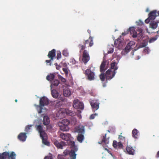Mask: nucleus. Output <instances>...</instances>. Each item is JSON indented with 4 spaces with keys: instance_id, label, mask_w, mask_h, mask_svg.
Returning a JSON list of instances; mask_svg holds the SVG:
<instances>
[{
    "instance_id": "40",
    "label": "nucleus",
    "mask_w": 159,
    "mask_h": 159,
    "mask_svg": "<svg viewBox=\"0 0 159 159\" xmlns=\"http://www.w3.org/2000/svg\"><path fill=\"white\" fill-rule=\"evenodd\" d=\"M78 47L80 48V52L81 50H84L86 48V46L85 45H82L81 44H79L78 45Z\"/></svg>"
},
{
    "instance_id": "53",
    "label": "nucleus",
    "mask_w": 159,
    "mask_h": 159,
    "mask_svg": "<svg viewBox=\"0 0 159 159\" xmlns=\"http://www.w3.org/2000/svg\"><path fill=\"white\" fill-rule=\"evenodd\" d=\"M54 65L56 66V68L57 70H59L61 67V66L58 65L57 63H55Z\"/></svg>"
},
{
    "instance_id": "54",
    "label": "nucleus",
    "mask_w": 159,
    "mask_h": 159,
    "mask_svg": "<svg viewBox=\"0 0 159 159\" xmlns=\"http://www.w3.org/2000/svg\"><path fill=\"white\" fill-rule=\"evenodd\" d=\"M65 156L64 155H59L58 156V159H62L64 158Z\"/></svg>"
},
{
    "instance_id": "41",
    "label": "nucleus",
    "mask_w": 159,
    "mask_h": 159,
    "mask_svg": "<svg viewBox=\"0 0 159 159\" xmlns=\"http://www.w3.org/2000/svg\"><path fill=\"white\" fill-rule=\"evenodd\" d=\"M143 52L145 54H148L149 52V48L148 47H145L143 50Z\"/></svg>"
},
{
    "instance_id": "61",
    "label": "nucleus",
    "mask_w": 159,
    "mask_h": 159,
    "mask_svg": "<svg viewBox=\"0 0 159 159\" xmlns=\"http://www.w3.org/2000/svg\"><path fill=\"white\" fill-rule=\"evenodd\" d=\"M126 34L125 33H123L122 34V35H125Z\"/></svg>"
},
{
    "instance_id": "8",
    "label": "nucleus",
    "mask_w": 159,
    "mask_h": 159,
    "mask_svg": "<svg viewBox=\"0 0 159 159\" xmlns=\"http://www.w3.org/2000/svg\"><path fill=\"white\" fill-rule=\"evenodd\" d=\"M123 143L120 142L118 143L116 141L114 140L113 141L112 145L115 148L121 149L123 148Z\"/></svg>"
},
{
    "instance_id": "36",
    "label": "nucleus",
    "mask_w": 159,
    "mask_h": 159,
    "mask_svg": "<svg viewBox=\"0 0 159 159\" xmlns=\"http://www.w3.org/2000/svg\"><path fill=\"white\" fill-rule=\"evenodd\" d=\"M70 159H76V154L74 153V152L71 153L70 155H69Z\"/></svg>"
},
{
    "instance_id": "42",
    "label": "nucleus",
    "mask_w": 159,
    "mask_h": 159,
    "mask_svg": "<svg viewBox=\"0 0 159 159\" xmlns=\"http://www.w3.org/2000/svg\"><path fill=\"white\" fill-rule=\"evenodd\" d=\"M58 78L59 80H61V82L63 83H65L66 81V80L61 75H59Z\"/></svg>"
},
{
    "instance_id": "48",
    "label": "nucleus",
    "mask_w": 159,
    "mask_h": 159,
    "mask_svg": "<svg viewBox=\"0 0 159 159\" xmlns=\"http://www.w3.org/2000/svg\"><path fill=\"white\" fill-rule=\"evenodd\" d=\"M120 38H118L117 40H116L114 43L115 44H118L119 45L120 43Z\"/></svg>"
},
{
    "instance_id": "55",
    "label": "nucleus",
    "mask_w": 159,
    "mask_h": 159,
    "mask_svg": "<svg viewBox=\"0 0 159 159\" xmlns=\"http://www.w3.org/2000/svg\"><path fill=\"white\" fill-rule=\"evenodd\" d=\"M71 62L72 64H75L77 62L74 59H72L71 60Z\"/></svg>"
},
{
    "instance_id": "23",
    "label": "nucleus",
    "mask_w": 159,
    "mask_h": 159,
    "mask_svg": "<svg viewBox=\"0 0 159 159\" xmlns=\"http://www.w3.org/2000/svg\"><path fill=\"white\" fill-rule=\"evenodd\" d=\"M60 84V82L58 80H55L52 82L51 87V89H52V88L54 87L57 86Z\"/></svg>"
},
{
    "instance_id": "5",
    "label": "nucleus",
    "mask_w": 159,
    "mask_h": 159,
    "mask_svg": "<svg viewBox=\"0 0 159 159\" xmlns=\"http://www.w3.org/2000/svg\"><path fill=\"white\" fill-rule=\"evenodd\" d=\"M89 56L88 51L86 50H84L83 55L82 61L85 64L89 60Z\"/></svg>"
},
{
    "instance_id": "35",
    "label": "nucleus",
    "mask_w": 159,
    "mask_h": 159,
    "mask_svg": "<svg viewBox=\"0 0 159 159\" xmlns=\"http://www.w3.org/2000/svg\"><path fill=\"white\" fill-rule=\"evenodd\" d=\"M78 132L79 133H81V134H83L84 133V127L83 126L81 128L79 129L78 130Z\"/></svg>"
},
{
    "instance_id": "60",
    "label": "nucleus",
    "mask_w": 159,
    "mask_h": 159,
    "mask_svg": "<svg viewBox=\"0 0 159 159\" xmlns=\"http://www.w3.org/2000/svg\"><path fill=\"white\" fill-rule=\"evenodd\" d=\"M158 29H159V30L157 31L156 33L158 34V35H159V27H158Z\"/></svg>"
},
{
    "instance_id": "29",
    "label": "nucleus",
    "mask_w": 159,
    "mask_h": 159,
    "mask_svg": "<svg viewBox=\"0 0 159 159\" xmlns=\"http://www.w3.org/2000/svg\"><path fill=\"white\" fill-rule=\"evenodd\" d=\"M55 77V76L53 74H50L47 76L46 79L48 80L51 81L53 80Z\"/></svg>"
},
{
    "instance_id": "39",
    "label": "nucleus",
    "mask_w": 159,
    "mask_h": 159,
    "mask_svg": "<svg viewBox=\"0 0 159 159\" xmlns=\"http://www.w3.org/2000/svg\"><path fill=\"white\" fill-rule=\"evenodd\" d=\"M137 31H139V35L141 37L143 35V33H142L143 30L141 28H138L137 29Z\"/></svg>"
},
{
    "instance_id": "22",
    "label": "nucleus",
    "mask_w": 159,
    "mask_h": 159,
    "mask_svg": "<svg viewBox=\"0 0 159 159\" xmlns=\"http://www.w3.org/2000/svg\"><path fill=\"white\" fill-rule=\"evenodd\" d=\"M157 11H152L150 12L148 14L149 18H151V20H154L157 16Z\"/></svg>"
},
{
    "instance_id": "44",
    "label": "nucleus",
    "mask_w": 159,
    "mask_h": 159,
    "mask_svg": "<svg viewBox=\"0 0 159 159\" xmlns=\"http://www.w3.org/2000/svg\"><path fill=\"white\" fill-rule=\"evenodd\" d=\"M62 54L64 56L66 57L68 55V53L66 50H64L63 51Z\"/></svg>"
},
{
    "instance_id": "37",
    "label": "nucleus",
    "mask_w": 159,
    "mask_h": 159,
    "mask_svg": "<svg viewBox=\"0 0 159 159\" xmlns=\"http://www.w3.org/2000/svg\"><path fill=\"white\" fill-rule=\"evenodd\" d=\"M131 48L130 47L129 45H128V44L126 47L125 48V49L124 50L126 52V53H127L129 52Z\"/></svg>"
},
{
    "instance_id": "20",
    "label": "nucleus",
    "mask_w": 159,
    "mask_h": 159,
    "mask_svg": "<svg viewBox=\"0 0 159 159\" xmlns=\"http://www.w3.org/2000/svg\"><path fill=\"white\" fill-rule=\"evenodd\" d=\"M93 38L91 37H90L89 39L85 40L84 43V44L86 45L87 44H89V47H91L93 45Z\"/></svg>"
},
{
    "instance_id": "38",
    "label": "nucleus",
    "mask_w": 159,
    "mask_h": 159,
    "mask_svg": "<svg viewBox=\"0 0 159 159\" xmlns=\"http://www.w3.org/2000/svg\"><path fill=\"white\" fill-rule=\"evenodd\" d=\"M32 125H28L25 127V131L27 134L29 131V130L30 129Z\"/></svg>"
},
{
    "instance_id": "21",
    "label": "nucleus",
    "mask_w": 159,
    "mask_h": 159,
    "mask_svg": "<svg viewBox=\"0 0 159 159\" xmlns=\"http://www.w3.org/2000/svg\"><path fill=\"white\" fill-rule=\"evenodd\" d=\"M10 154V153L7 152L0 153V159H7Z\"/></svg>"
},
{
    "instance_id": "57",
    "label": "nucleus",
    "mask_w": 159,
    "mask_h": 159,
    "mask_svg": "<svg viewBox=\"0 0 159 159\" xmlns=\"http://www.w3.org/2000/svg\"><path fill=\"white\" fill-rule=\"evenodd\" d=\"M44 159H51V158L50 157L47 156L44 157Z\"/></svg>"
},
{
    "instance_id": "62",
    "label": "nucleus",
    "mask_w": 159,
    "mask_h": 159,
    "mask_svg": "<svg viewBox=\"0 0 159 159\" xmlns=\"http://www.w3.org/2000/svg\"><path fill=\"white\" fill-rule=\"evenodd\" d=\"M105 150H107L108 152H109V150L107 148H105Z\"/></svg>"
},
{
    "instance_id": "9",
    "label": "nucleus",
    "mask_w": 159,
    "mask_h": 159,
    "mask_svg": "<svg viewBox=\"0 0 159 159\" xmlns=\"http://www.w3.org/2000/svg\"><path fill=\"white\" fill-rule=\"evenodd\" d=\"M35 128L36 130L39 132L40 134V136H42V135L45 134L46 133L43 129L42 126L41 125H36Z\"/></svg>"
},
{
    "instance_id": "46",
    "label": "nucleus",
    "mask_w": 159,
    "mask_h": 159,
    "mask_svg": "<svg viewBox=\"0 0 159 159\" xmlns=\"http://www.w3.org/2000/svg\"><path fill=\"white\" fill-rule=\"evenodd\" d=\"M128 45H129L131 48H132V46L135 45V43L133 41H130L128 43Z\"/></svg>"
},
{
    "instance_id": "51",
    "label": "nucleus",
    "mask_w": 159,
    "mask_h": 159,
    "mask_svg": "<svg viewBox=\"0 0 159 159\" xmlns=\"http://www.w3.org/2000/svg\"><path fill=\"white\" fill-rule=\"evenodd\" d=\"M137 25L139 26H142L143 25V22L139 20V21L137 22Z\"/></svg>"
},
{
    "instance_id": "30",
    "label": "nucleus",
    "mask_w": 159,
    "mask_h": 159,
    "mask_svg": "<svg viewBox=\"0 0 159 159\" xmlns=\"http://www.w3.org/2000/svg\"><path fill=\"white\" fill-rule=\"evenodd\" d=\"M16 154H15V152H12L10 153L7 159H16Z\"/></svg>"
},
{
    "instance_id": "25",
    "label": "nucleus",
    "mask_w": 159,
    "mask_h": 159,
    "mask_svg": "<svg viewBox=\"0 0 159 159\" xmlns=\"http://www.w3.org/2000/svg\"><path fill=\"white\" fill-rule=\"evenodd\" d=\"M139 132L138 130L134 129L132 131V136L135 139H137L139 136Z\"/></svg>"
},
{
    "instance_id": "58",
    "label": "nucleus",
    "mask_w": 159,
    "mask_h": 159,
    "mask_svg": "<svg viewBox=\"0 0 159 159\" xmlns=\"http://www.w3.org/2000/svg\"><path fill=\"white\" fill-rule=\"evenodd\" d=\"M156 157L157 158L159 157V151L157 152L156 155Z\"/></svg>"
},
{
    "instance_id": "27",
    "label": "nucleus",
    "mask_w": 159,
    "mask_h": 159,
    "mask_svg": "<svg viewBox=\"0 0 159 159\" xmlns=\"http://www.w3.org/2000/svg\"><path fill=\"white\" fill-rule=\"evenodd\" d=\"M51 94L52 96L55 98H57L58 96V93L56 90H51Z\"/></svg>"
},
{
    "instance_id": "2",
    "label": "nucleus",
    "mask_w": 159,
    "mask_h": 159,
    "mask_svg": "<svg viewBox=\"0 0 159 159\" xmlns=\"http://www.w3.org/2000/svg\"><path fill=\"white\" fill-rule=\"evenodd\" d=\"M49 104V100L47 98L43 97L41 98L39 100V105L37 106V109L39 113L42 112L43 107Z\"/></svg>"
},
{
    "instance_id": "10",
    "label": "nucleus",
    "mask_w": 159,
    "mask_h": 159,
    "mask_svg": "<svg viewBox=\"0 0 159 159\" xmlns=\"http://www.w3.org/2000/svg\"><path fill=\"white\" fill-rule=\"evenodd\" d=\"M63 94L65 97H68L71 95V93L70 90L67 87L63 86Z\"/></svg>"
},
{
    "instance_id": "19",
    "label": "nucleus",
    "mask_w": 159,
    "mask_h": 159,
    "mask_svg": "<svg viewBox=\"0 0 159 159\" xmlns=\"http://www.w3.org/2000/svg\"><path fill=\"white\" fill-rule=\"evenodd\" d=\"M129 32H130L131 34H133V35H132V36L134 38H136L137 35V32L135 31L134 28V27H131L129 28Z\"/></svg>"
},
{
    "instance_id": "43",
    "label": "nucleus",
    "mask_w": 159,
    "mask_h": 159,
    "mask_svg": "<svg viewBox=\"0 0 159 159\" xmlns=\"http://www.w3.org/2000/svg\"><path fill=\"white\" fill-rule=\"evenodd\" d=\"M157 38L156 37H152L150 38L149 40V43H152L157 40Z\"/></svg>"
},
{
    "instance_id": "3",
    "label": "nucleus",
    "mask_w": 159,
    "mask_h": 159,
    "mask_svg": "<svg viewBox=\"0 0 159 159\" xmlns=\"http://www.w3.org/2000/svg\"><path fill=\"white\" fill-rule=\"evenodd\" d=\"M93 111L95 112L99 108L100 103L98 100H93L90 101Z\"/></svg>"
},
{
    "instance_id": "56",
    "label": "nucleus",
    "mask_w": 159,
    "mask_h": 159,
    "mask_svg": "<svg viewBox=\"0 0 159 159\" xmlns=\"http://www.w3.org/2000/svg\"><path fill=\"white\" fill-rule=\"evenodd\" d=\"M113 52V49H111L110 51H108V53H111Z\"/></svg>"
},
{
    "instance_id": "47",
    "label": "nucleus",
    "mask_w": 159,
    "mask_h": 159,
    "mask_svg": "<svg viewBox=\"0 0 159 159\" xmlns=\"http://www.w3.org/2000/svg\"><path fill=\"white\" fill-rule=\"evenodd\" d=\"M98 114L97 113H95L94 114H92L90 117V119H93L96 116H97Z\"/></svg>"
},
{
    "instance_id": "49",
    "label": "nucleus",
    "mask_w": 159,
    "mask_h": 159,
    "mask_svg": "<svg viewBox=\"0 0 159 159\" xmlns=\"http://www.w3.org/2000/svg\"><path fill=\"white\" fill-rule=\"evenodd\" d=\"M52 60H51V59H50L49 60H46L45 61V62L46 63L47 65L51 66L52 64L51 61Z\"/></svg>"
},
{
    "instance_id": "59",
    "label": "nucleus",
    "mask_w": 159,
    "mask_h": 159,
    "mask_svg": "<svg viewBox=\"0 0 159 159\" xmlns=\"http://www.w3.org/2000/svg\"><path fill=\"white\" fill-rule=\"evenodd\" d=\"M102 86L103 87H105L106 86V83H103L102 84Z\"/></svg>"
},
{
    "instance_id": "63",
    "label": "nucleus",
    "mask_w": 159,
    "mask_h": 159,
    "mask_svg": "<svg viewBox=\"0 0 159 159\" xmlns=\"http://www.w3.org/2000/svg\"><path fill=\"white\" fill-rule=\"evenodd\" d=\"M78 113H80L81 112V111H80L78 110Z\"/></svg>"
},
{
    "instance_id": "45",
    "label": "nucleus",
    "mask_w": 159,
    "mask_h": 159,
    "mask_svg": "<svg viewBox=\"0 0 159 159\" xmlns=\"http://www.w3.org/2000/svg\"><path fill=\"white\" fill-rule=\"evenodd\" d=\"M61 52H57V60H59L61 58Z\"/></svg>"
},
{
    "instance_id": "16",
    "label": "nucleus",
    "mask_w": 159,
    "mask_h": 159,
    "mask_svg": "<svg viewBox=\"0 0 159 159\" xmlns=\"http://www.w3.org/2000/svg\"><path fill=\"white\" fill-rule=\"evenodd\" d=\"M126 150L128 153L130 155H134V154L135 150L130 146H127L126 147Z\"/></svg>"
},
{
    "instance_id": "11",
    "label": "nucleus",
    "mask_w": 159,
    "mask_h": 159,
    "mask_svg": "<svg viewBox=\"0 0 159 159\" xmlns=\"http://www.w3.org/2000/svg\"><path fill=\"white\" fill-rule=\"evenodd\" d=\"M54 144L57 148L60 149H62L63 147L66 145V143L63 141L59 142L57 140L54 142Z\"/></svg>"
},
{
    "instance_id": "24",
    "label": "nucleus",
    "mask_w": 159,
    "mask_h": 159,
    "mask_svg": "<svg viewBox=\"0 0 159 159\" xmlns=\"http://www.w3.org/2000/svg\"><path fill=\"white\" fill-rule=\"evenodd\" d=\"M158 26V23L155 21L151 22L149 24V27L152 29H156Z\"/></svg>"
},
{
    "instance_id": "33",
    "label": "nucleus",
    "mask_w": 159,
    "mask_h": 159,
    "mask_svg": "<svg viewBox=\"0 0 159 159\" xmlns=\"http://www.w3.org/2000/svg\"><path fill=\"white\" fill-rule=\"evenodd\" d=\"M57 125H58V126H59V127L61 131H67L69 129H65L64 130L62 129H61V128H65V127H66L65 125H62V124H61V125H60V122H59L57 123Z\"/></svg>"
},
{
    "instance_id": "17",
    "label": "nucleus",
    "mask_w": 159,
    "mask_h": 159,
    "mask_svg": "<svg viewBox=\"0 0 159 159\" xmlns=\"http://www.w3.org/2000/svg\"><path fill=\"white\" fill-rule=\"evenodd\" d=\"M40 137L42 140L43 143L45 145L48 146L49 144V143L47 141V134H45V135L44 134L42 135V136H40Z\"/></svg>"
},
{
    "instance_id": "15",
    "label": "nucleus",
    "mask_w": 159,
    "mask_h": 159,
    "mask_svg": "<svg viewBox=\"0 0 159 159\" xmlns=\"http://www.w3.org/2000/svg\"><path fill=\"white\" fill-rule=\"evenodd\" d=\"M27 137L26 133H21L18 136V139L20 141L24 142L25 141Z\"/></svg>"
},
{
    "instance_id": "4",
    "label": "nucleus",
    "mask_w": 159,
    "mask_h": 159,
    "mask_svg": "<svg viewBox=\"0 0 159 159\" xmlns=\"http://www.w3.org/2000/svg\"><path fill=\"white\" fill-rule=\"evenodd\" d=\"M74 107L76 109L83 110L84 108V104L83 103L80 102L77 99H75L73 103Z\"/></svg>"
},
{
    "instance_id": "18",
    "label": "nucleus",
    "mask_w": 159,
    "mask_h": 159,
    "mask_svg": "<svg viewBox=\"0 0 159 159\" xmlns=\"http://www.w3.org/2000/svg\"><path fill=\"white\" fill-rule=\"evenodd\" d=\"M106 64V61L103 60L100 66V71L101 73H103L107 68L105 67Z\"/></svg>"
},
{
    "instance_id": "1",
    "label": "nucleus",
    "mask_w": 159,
    "mask_h": 159,
    "mask_svg": "<svg viewBox=\"0 0 159 159\" xmlns=\"http://www.w3.org/2000/svg\"><path fill=\"white\" fill-rule=\"evenodd\" d=\"M117 63L116 62H112L111 64V68L109 69L106 72V83L107 80L111 79L115 75L116 73V70L118 69V67L116 66Z\"/></svg>"
},
{
    "instance_id": "34",
    "label": "nucleus",
    "mask_w": 159,
    "mask_h": 159,
    "mask_svg": "<svg viewBox=\"0 0 159 159\" xmlns=\"http://www.w3.org/2000/svg\"><path fill=\"white\" fill-rule=\"evenodd\" d=\"M100 78L102 81H104L105 78H106L105 75H104L103 73H101L100 75Z\"/></svg>"
},
{
    "instance_id": "13",
    "label": "nucleus",
    "mask_w": 159,
    "mask_h": 159,
    "mask_svg": "<svg viewBox=\"0 0 159 159\" xmlns=\"http://www.w3.org/2000/svg\"><path fill=\"white\" fill-rule=\"evenodd\" d=\"M70 134L68 133H61L60 135V137L61 139L66 141L70 139Z\"/></svg>"
},
{
    "instance_id": "6",
    "label": "nucleus",
    "mask_w": 159,
    "mask_h": 159,
    "mask_svg": "<svg viewBox=\"0 0 159 159\" xmlns=\"http://www.w3.org/2000/svg\"><path fill=\"white\" fill-rule=\"evenodd\" d=\"M85 75L87 76L89 80H93L94 78V73L89 69H87L85 71Z\"/></svg>"
},
{
    "instance_id": "32",
    "label": "nucleus",
    "mask_w": 159,
    "mask_h": 159,
    "mask_svg": "<svg viewBox=\"0 0 159 159\" xmlns=\"http://www.w3.org/2000/svg\"><path fill=\"white\" fill-rule=\"evenodd\" d=\"M107 134H105V136H103V138L102 140V142L104 143L105 144H107L109 143V138L106 139V136Z\"/></svg>"
},
{
    "instance_id": "52",
    "label": "nucleus",
    "mask_w": 159,
    "mask_h": 159,
    "mask_svg": "<svg viewBox=\"0 0 159 159\" xmlns=\"http://www.w3.org/2000/svg\"><path fill=\"white\" fill-rule=\"evenodd\" d=\"M151 20H151V18H149V17L147 19H146L145 20V22L146 23H148L150 22V21Z\"/></svg>"
},
{
    "instance_id": "50",
    "label": "nucleus",
    "mask_w": 159,
    "mask_h": 159,
    "mask_svg": "<svg viewBox=\"0 0 159 159\" xmlns=\"http://www.w3.org/2000/svg\"><path fill=\"white\" fill-rule=\"evenodd\" d=\"M62 70L65 72V74L67 75L68 74V69L66 67L62 69Z\"/></svg>"
},
{
    "instance_id": "31",
    "label": "nucleus",
    "mask_w": 159,
    "mask_h": 159,
    "mask_svg": "<svg viewBox=\"0 0 159 159\" xmlns=\"http://www.w3.org/2000/svg\"><path fill=\"white\" fill-rule=\"evenodd\" d=\"M84 139V136L82 134H79L77 137L78 140L80 142H82Z\"/></svg>"
},
{
    "instance_id": "64",
    "label": "nucleus",
    "mask_w": 159,
    "mask_h": 159,
    "mask_svg": "<svg viewBox=\"0 0 159 159\" xmlns=\"http://www.w3.org/2000/svg\"><path fill=\"white\" fill-rule=\"evenodd\" d=\"M79 117L80 118H81V115H79Z\"/></svg>"
},
{
    "instance_id": "12",
    "label": "nucleus",
    "mask_w": 159,
    "mask_h": 159,
    "mask_svg": "<svg viewBox=\"0 0 159 159\" xmlns=\"http://www.w3.org/2000/svg\"><path fill=\"white\" fill-rule=\"evenodd\" d=\"M69 144L70 145L72 149L69 152V155H70L71 153L74 152V153L77 151L78 148L75 145V142L74 141H70L69 143Z\"/></svg>"
},
{
    "instance_id": "26",
    "label": "nucleus",
    "mask_w": 159,
    "mask_h": 159,
    "mask_svg": "<svg viewBox=\"0 0 159 159\" xmlns=\"http://www.w3.org/2000/svg\"><path fill=\"white\" fill-rule=\"evenodd\" d=\"M50 123V119L47 116H45L43 118V124L45 125H47Z\"/></svg>"
},
{
    "instance_id": "28",
    "label": "nucleus",
    "mask_w": 159,
    "mask_h": 159,
    "mask_svg": "<svg viewBox=\"0 0 159 159\" xmlns=\"http://www.w3.org/2000/svg\"><path fill=\"white\" fill-rule=\"evenodd\" d=\"M122 133H121L120 135L119 136L118 139L120 140V142L124 143L125 141V136L121 135Z\"/></svg>"
},
{
    "instance_id": "14",
    "label": "nucleus",
    "mask_w": 159,
    "mask_h": 159,
    "mask_svg": "<svg viewBox=\"0 0 159 159\" xmlns=\"http://www.w3.org/2000/svg\"><path fill=\"white\" fill-rule=\"evenodd\" d=\"M55 56L56 50L55 49H53L51 51L49 52L48 57L51 60H53L54 58H55Z\"/></svg>"
},
{
    "instance_id": "7",
    "label": "nucleus",
    "mask_w": 159,
    "mask_h": 159,
    "mask_svg": "<svg viewBox=\"0 0 159 159\" xmlns=\"http://www.w3.org/2000/svg\"><path fill=\"white\" fill-rule=\"evenodd\" d=\"M59 122L60 125H61L62 124V125H65L66 127L63 128H61L63 130L66 129H69V128L68 127V125L70 123V121L69 120L66 119H65L61 121H60Z\"/></svg>"
}]
</instances>
